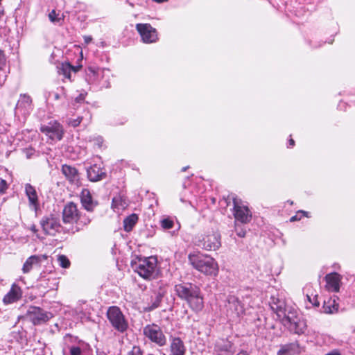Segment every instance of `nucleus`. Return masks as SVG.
I'll return each instance as SVG.
<instances>
[{
    "label": "nucleus",
    "mask_w": 355,
    "mask_h": 355,
    "mask_svg": "<svg viewBox=\"0 0 355 355\" xmlns=\"http://www.w3.org/2000/svg\"><path fill=\"white\" fill-rule=\"evenodd\" d=\"M298 348V345L296 343H291L284 345L278 352V355H291Z\"/></svg>",
    "instance_id": "29"
},
{
    "label": "nucleus",
    "mask_w": 355,
    "mask_h": 355,
    "mask_svg": "<svg viewBox=\"0 0 355 355\" xmlns=\"http://www.w3.org/2000/svg\"><path fill=\"white\" fill-rule=\"evenodd\" d=\"M92 38L91 36H85L84 40L86 44H89L92 41Z\"/></svg>",
    "instance_id": "44"
},
{
    "label": "nucleus",
    "mask_w": 355,
    "mask_h": 355,
    "mask_svg": "<svg viewBox=\"0 0 355 355\" xmlns=\"http://www.w3.org/2000/svg\"><path fill=\"white\" fill-rule=\"evenodd\" d=\"M25 193L28 198L30 207L36 211L39 207V201L35 187L31 184H26Z\"/></svg>",
    "instance_id": "21"
},
{
    "label": "nucleus",
    "mask_w": 355,
    "mask_h": 355,
    "mask_svg": "<svg viewBox=\"0 0 355 355\" xmlns=\"http://www.w3.org/2000/svg\"><path fill=\"white\" fill-rule=\"evenodd\" d=\"M88 70H89L91 73H94V69H92V68H89V69H88Z\"/></svg>",
    "instance_id": "51"
},
{
    "label": "nucleus",
    "mask_w": 355,
    "mask_h": 355,
    "mask_svg": "<svg viewBox=\"0 0 355 355\" xmlns=\"http://www.w3.org/2000/svg\"><path fill=\"white\" fill-rule=\"evenodd\" d=\"M82 351L79 347H72L70 349L71 355H80Z\"/></svg>",
    "instance_id": "39"
},
{
    "label": "nucleus",
    "mask_w": 355,
    "mask_h": 355,
    "mask_svg": "<svg viewBox=\"0 0 355 355\" xmlns=\"http://www.w3.org/2000/svg\"><path fill=\"white\" fill-rule=\"evenodd\" d=\"M179 297L187 302L189 307L195 312H199L204 307L203 296L200 288L190 283L178 284L175 287Z\"/></svg>",
    "instance_id": "1"
},
{
    "label": "nucleus",
    "mask_w": 355,
    "mask_h": 355,
    "mask_svg": "<svg viewBox=\"0 0 355 355\" xmlns=\"http://www.w3.org/2000/svg\"><path fill=\"white\" fill-rule=\"evenodd\" d=\"M138 216L132 214L123 220V228L127 232H130L138 221Z\"/></svg>",
    "instance_id": "25"
},
{
    "label": "nucleus",
    "mask_w": 355,
    "mask_h": 355,
    "mask_svg": "<svg viewBox=\"0 0 355 355\" xmlns=\"http://www.w3.org/2000/svg\"><path fill=\"white\" fill-rule=\"evenodd\" d=\"M40 225L46 234L52 236L60 232L62 228L60 219L53 215L43 217L40 221Z\"/></svg>",
    "instance_id": "12"
},
{
    "label": "nucleus",
    "mask_w": 355,
    "mask_h": 355,
    "mask_svg": "<svg viewBox=\"0 0 355 355\" xmlns=\"http://www.w3.org/2000/svg\"><path fill=\"white\" fill-rule=\"evenodd\" d=\"M157 260L153 257L139 259L136 263L135 271L139 276L146 279H150L154 277Z\"/></svg>",
    "instance_id": "6"
},
{
    "label": "nucleus",
    "mask_w": 355,
    "mask_h": 355,
    "mask_svg": "<svg viewBox=\"0 0 355 355\" xmlns=\"http://www.w3.org/2000/svg\"><path fill=\"white\" fill-rule=\"evenodd\" d=\"M3 15V10H0V17Z\"/></svg>",
    "instance_id": "52"
},
{
    "label": "nucleus",
    "mask_w": 355,
    "mask_h": 355,
    "mask_svg": "<svg viewBox=\"0 0 355 355\" xmlns=\"http://www.w3.org/2000/svg\"><path fill=\"white\" fill-rule=\"evenodd\" d=\"M294 144H295L294 140L293 139H290V140H289V145H290V146H293Z\"/></svg>",
    "instance_id": "46"
},
{
    "label": "nucleus",
    "mask_w": 355,
    "mask_h": 355,
    "mask_svg": "<svg viewBox=\"0 0 355 355\" xmlns=\"http://www.w3.org/2000/svg\"><path fill=\"white\" fill-rule=\"evenodd\" d=\"M342 276L337 272H331L325 276L326 288L332 292H338L341 283Z\"/></svg>",
    "instance_id": "16"
},
{
    "label": "nucleus",
    "mask_w": 355,
    "mask_h": 355,
    "mask_svg": "<svg viewBox=\"0 0 355 355\" xmlns=\"http://www.w3.org/2000/svg\"><path fill=\"white\" fill-rule=\"evenodd\" d=\"M128 206V203L121 196H116L112 199V207L117 211L123 210Z\"/></svg>",
    "instance_id": "27"
},
{
    "label": "nucleus",
    "mask_w": 355,
    "mask_h": 355,
    "mask_svg": "<svg viewBox=\"0 0 355 355\" xmlns=\"http://www.w3.org/2000/svg\"><path fill=\"white\" fill-rule=\"evenodd\" d=\"M300 212L303 213L304 214H306V212L304 211H301Z\"/></svg>",
    "instance_id": "54"
},
{
    "label": "nucleus",
    "mask_w": 355,
    "mask_h": 355,
    "mask_svg": "<svg viewBox=\"0 0 355 355\" xmlns=\"http://www.w3.org/2000/svg\"><path fill=\"white\" fill-rule=\"evenodd\" d=\"M6 59L3 51L0 49V69H3L6 66Z\"/></svg>",
    "instance_id": "37"
},
{
    "label": "nucleus",
    "mask_w": 355,
    "mask_h": 355,
    "mask_svg": "<svg viewBox=\"0 0 355 355\" xmlns=\"http://www.w3.org/2000/svg\"><path fill=\"white\" fill-rule=\"evenodd\" d=\"M7 183L4 180L0 179V193H3L7 189Z\"/></svg>",
    "instance_id": "40"
},
{
    "label": "nucleus",
    "mask_w": 355,
    "mask_h": 355,
    "mask_svg": "<svg viewBox=\"0 0 355 355\" xmlns=\"http://www.w3.org/2000/svg\"><path fill=\"white\" fill-rule=\"evenodd\" d=\"M32 230H33V232H36V228H35V227H32Z\"/></svg>",
    "instance_id": "53"
},
{
    "label": "nucleus",
    "mask_w": 355,
    "mask_h": 355,
    "mask_svg": "<svg viewBox=\"0 0 355 355\" xmlns=\"http://www.w3.org/2000/svg\"><path fill=\"white\" fill-rule=\"evenodd\" d=\"M299 220V219L297 218V216H292V217L291 218V219H290V220H291V222H293V221H295V220Z\"/></svg>",
    "instance_id": "45"
},
{
    "label": "nucleus",
    "mask_w": 355,
    "mask_h": 355,
    "mask_svg": "<svg viewBox=\"0 0 355 355\" xmlns=\"http://www.w3.org/2000/svg\"><path fill=\"white\" fill-rule=\"evenodd\" d=\"M87 177L92 182H97L104 179L106 177V173L103 170L96 164L89 167L87 171Z\"/></svg>",
    "instance_id": "22"
},
{
    "label": "nucleus",
    "mask_w": 355,
    "mask_h": 355,
    "mask_svg": "<svg viewBox=\"0 0 355 355\" xmlns=\"http://www.w3.org/2000/svg\"><path fill=\"white\" fill-rule=\"evenodd\" d=\"M85 96H86V93L85 94H80L77 97H76L75 101L76 103L83 102L85 101Z\"/></svg>",
    "instance_id": "43"
},
{
    "label": "nucleus",
    "mask_w": 355,
    "mask_h": 355,
    "mask_svg": "<svg viewBox=\"0 0 355 355\" xmlns=\"http://www.w3.org/2000/svg\"><path fill=\"white\" fill-rule=\"evenodd\" d=\"M91 218L86 215H81L79 214L78 222H76L78 225L87 226L91 223Z\"/></svg>",
    "instance_id": "31"
},
{
    "label": "nucleus",
    "mask_w": 355,
    "mask_h": 355,
    "mask_svg": "<svg viewBox=\"0 0 355 355\" xmlns=\"http://www.w3.org/2000/svg\"><path fill=\"white\" fill-rule=\"evenodd\" d=\"M58 15L56 14V12L53 10L49 14V18L51 21L55 23V22H59L60 21V18L58 17Z\"/></svg>",
    "instance_id": "35"
},
{
    "label": "nucleus",
    "mask_w": 355,
    "mask_h": 355,
    "mask_svg": "<svg viewBox=\"0 0 355 355\" xmlns=\"http://www.w3.org/2000/svg\"><path fill=\"white\" fill-rule=\"evenodd\" d=\"M59 265L64 268H67L70 266V261L65 255H59L58 257Z\"/></svg>",
    "instance_id": "32"
},
{
    "label": "nucleus",
    "mask_w": 355,
    "mask_h": 355,
    "mask_svg": "<svg viewBox=\"0 0 355 355\" xmlns=\"http://www.w3.org/2000/svg\"><path fill=\"white\" fill-rule=\"evenodd\" d=\"M24 153L26 157L28 159L31 158L35 153V150L32 148H26L24 150Z\"/></svg>",
    "instance_id": "41"
},
{
    "label": "nucleus",
    "mask_w": 355,
    "mask_h": 355,
    "mask_svg": "<svg viewBox=\"0 0 355 355\" xmlns=\"http://www.w3.org/2000/svg\"><path fill=\"white\" fill-rule=\"evenodd\" d=\"M62 172L70 182H75L78 180V172L75 167L64 164L62 166Z\"/></svg>",
    "instance_id": "23"
},
{
    "label": "nucleus",
    "mask_w": 355,
    "mask_h": 355,
    "mask_svg": "<svg viewBox=\"0 0 355 355\" xmlns=\"http://www.w3.org/2000/svg\"><path fill=\"white\" fill-rule=\"evenodd\" d=\"M22 295V291L19 286L13 284L10 291L3 297V302L5 304H12L18 301Z\"/></svg>",
    "instance_id": "19"
},
{
    "label": "nucleus",
    "mask_w": 355,
    "mask_h": 355,
    "mask_svg": "<svg viewBox=\"0 0 355 355\" xmlns=\"http://www.w3.org/2000/svg\"><path fill=\"white\" fill-rule=\"evenodd\" d=\"M46 255H32L24 262L22 267V272L24 274L28 273L35 266H40L42 261L46 259Z\"/></svg>",
    "instance_id": "17"
},
{
    "label": "nucleus",
    "mask_w": 355,
    "mask_h": 355,
    "mask_svg": "<svg viewBox=\"0 0 355 355\" xmlns=\"http://www.w3.org/2000/svg\"><path fill=\"white\" fill-rule=\"evenodd\" d=\"M187 352L184 342L179 337L172 338L170 344V355H185Z\"/></svg>",
    "instance_id": "20"
},
{
    "label": "nucleus",
    "mask_w": 355,
    "mask_h": 355,
    "mask_svg": "<svg viewBox=\"0 0 355 355\" xmlns=\"http://www.w3.org/2000/svg\"><path fill=\"white\" fill-rule=\"evenodd\" d=\"M307 298L309 300V301L315 306H318L320 305V303L318 300V298H317V296H314L313 297V300L311 298V297L309 295H307Z\"/></svg>",
    "instance_id": "42"
},
{
    "label": "nucleus",
    "mask_w": 355,
    "mask_h": 355,
    "mask_svg": "<svg viewBox=\"0 0 355 355\" xmlns=\"http://www.w3.org/2000/svg\"><path fill=\"white\" fill-rule=\"evenodd\" d=\"M60 96L59 94H58V93L54 94V98L55 100H58V99H60Z\"/></svg>",
    "instance_id": "47"
},
{
    "label": "nucleus",
    "mask_w": 355,
    "mask_h": 355,
    "mask_svg": "<svg viewBox=\"0 0 355 355\" xmlns=\"http://www.w3.org/2000/svg\"><path fill=\"white\" fill-rule=\"evenodd\" d=\"M327 355H340V354L338 352H333L327 354Z\"/></svg>",
    "instance_id": "48"
},
{
    "label": "nucleus",
    "mask_w": 355,
    "mask_h": 355,
    "mask_svg": "<svg viewBox=\"0 0 355 355\" xmlns=\"http://www.w3.org/2000/svg\"><path fill=\"white\" fill-rule=\"evenodd\" d=\"M107 318L112 326L118 331L124 332L128 324L124 315L117 306H110L107 311Z\"/></svg>",
    "instance_id": "4"
},
{
    "label": "nucleus",
    "mask_w": 355,
    "mask_h": 355,
    "mask_svg": "<svg viewBox=\"0 0 355 355\" xmlns=\"http://www.w3.org/2000/svg\"><path fill=\"white\" fill-rule=\"evenodd\" d=\"M143 332L146 338L157 345L162 347L166 344V338L157 325L148 324L144 328Z\"/></svg>",
    "instance_id": "7"
},
{
    "label": "nucleus",
    "mask_w": 355,
    "mask_h": 355,
    "mask_svg": "<svg viewBox=\"0 0 355 355\" xmlns=\"http://www.w3.org/2000/svg\"><path fill=\"white\" fill-rule=\"evenodd\" d=\"M236 355H249L246 352H240Z\"/></svg>",
    "instance_id": "49"
},
{
    "label": "nucleus",
    "mask_w": 355,
    "mask_h": 355,
    "mask_svg": "<svg viewBox=\"0 0 355 355\" xmlns=\"http://www.w3.org/2000/svg\"><path fill=\"white\" fill-rule=\"evenodd\" d=\"M283 323L297 334H304L306 329L305 321L297 316L295 310L288 311L287 318Z\"/></svg>",
    "instance_id": "9"
},
{
    "label": "nucleus",
    "mask_w": 355,
    "mask_h": 355,
    "mask_svg": "<svg viewBox=\"0 0 355 355\" xmlns=\"http://www.w3.org/2000/svg\"><path fill=\"white\" fill-rule=\"evenodd\" d=\"M83 120L82 116H78L76 119H69L67 120V123L72 127H77L80 125L81 121Z\"/></svg>",
    "instance_id": "34"
},
{
    "label": "nucleus",
    "mask_w": 355,
    "mask_h": 355,
    "mask_svg": "<svg viewBox=\"0 0 355 355\" xmlns=\"http://www.w3.org/2000/svg\"><path fill=\"white\" fill-rule=\"evenodd\" d=\"M32 100L31 97L26 94H21L17 104V110H23L24 112L28 111L31 108Z\"/></svg>",
    "instance_id": "24"
},
{
    "label": "nucleus",
    "mask_w": 355,
    "mask_h": 355,
    "mask_svg": "<svg viewBox=\"0 0 355 355\" xmlns=\"http://www.w3.org/2000/svg\"><path fill=\"white\" fill-rule=\"evenodd\" d=\"M26 315L35 325L46 322L53 317L51 313L46 312L37 306H30Z\"/></svg>",
    "instance_id": "10"
},
{
    "label": "nucleus",
    "mask_w": 355,
    "mask_h": 355,
    "mask_svg": "<svg viewBox=\"0 0 355 355\" xmlns=\"http://www.w3.org/2000/svg\"><path fill=\"white\" fill-rule=\"evenodd\" d=\"M162 295L159 293H155V300L153 302V304L149 306L148 307L146 308V311H150L156 308H157L161 302Z\"/></svg>",
    "instance_id": "30"
},
{
    "label": "nucleus",
    "mask_w": 355,
    "mask_h": 355,
    "mask_svg": "<svg viewBox=\"0 0 355 355\" xmlns=\"http://www.w3.org/2000/svg\"><path fill=\"white\" fill-rule=\"evenodd\" d=\"M39 286L40 287H43L46 289H48V290H52V289H54L53 287L51 286L50 285H49V284L47 282H46V279H40L39 280Z\"/></svg>",
    "instance_id": "36"
},
{
    "label": "nucleus",
    "mask_w": 355,
    "mask_h": 355,
    "mask_svg": "<svg viewBox=\"0 0 355 355\" xmlns=\"http://www.w3.org/2000/svg\"><path fill=\"white\" fill-rule=\"evenodd\" d=\"M226 315L230 320H237L245 313L243 304L235 296H230L225 304Z\"/></svg>",
    "instance_id": "8"
},
{
    "label": "nucleus",
    "mask_w": 355,
    "mask_h": 355,
    "mask_svg": "<svg viewBox=\"0 0 355 355\" xmlns=\"http://www.w3.org/2000/svg\"><path fill=\"white\" fill-rule=\"evenodd\" d=\"M189 261L193 268L207 275H216L218 273V264L209 256L200 253L190 254Z\"/></svg>",
    "instance_id": "2"
},
{
    "label": "nucleus",
    "mask_w": 355,
    "mask_h": 355,
    "mask_svg": "<svg viewBox=\"0 0 355 355\" xmlns=\"http://www.w3.org/2000/svg\"><path fill=\"white\" fill-rule=\"evenodd\" d=\"M40 131L51 139L61 140L63 137L64 130L58 121H51L47 125H42Z\"/></svg>",
    "instance_id": "14"
},
{
    "label": "nucleus",
    "mask_w": 355,
    "mask_h": 355,
    "mask_svg": "<svg viewBox=\"0 0 355 355\" xmlns=\"http://www.w3.org/2000/svg\"><path fill=\"white\" fill-rule=\"evenodd\" d=\"M196 245L206 250H216L220 245V234L217 231L207 232L198 236Z\"/></svg>",
    "instance_id": "3"
},
{
    "label": "nucleus",
    "mask_w": 355,
    "mask_h": 355,
    "mask_svg": "<svg viewBox=\"0 0 355 355\" xmlns=\"http://www.w3.org/2000/svg\"><path fill=\"white\" fill-rule=\"evenodd\" d=\"M227 200H232L234 205V216L236 220L241 223H248L251 220L252 214L247 206L243 205L241 200L233 194L227 196Z\"/></svg>",
    "instance_id": "5"
},
{
    "label": "nucleus",
    "mask_w": 355,
    "mask_h": 355,
    "mask_svg": "<svg viewBox=\"0 0 355 355\" xmlns=\"http://www.w3.org/2000/svg\"><path fill=\"white\" fill-rule=\"evenodd\" d=\"M161 227L164 230H169L173 227V220L169 218H164L160 221Z\"/></svg>",
    "instance_id": "33"
},
{
    "label": "nucleus",
    "mask_w": 355,
    "mask_h": 355,
    "mask_svg": "<svg viewBox=\"0 0 355 355\" xmlns=\"http://www.w3.org/2000/svg\"><path fill=\"white\" fill-rule=\"evenodd\" d=\"M270 306L282 322L287 318L288 311L290 310H295L292 308H288L284 300L275 296L271 297Z\"/></svg>",
    "instance_id": "11"
},
{
    "label": "nucleus",
    "mask_w": 355,
    "mask_h": 355,
    "mask_svg": "<svg viewBox=\"0 0 355 355\" xmlns=\"http://www.w3.org/2000/svg\"><path fill=\"white\" fill-rule=\"evenodd\" d=\"M189 168V166H185L182 168V171H186V170Z\"/></svg>",
    "instance_id": "50"
},
{
    "label": "nucleus",
    "mask_w": 355,
    "mask_h": 355,
    "mask_svg": "<svg viewBox=\"0 0 355 355\" xmlns=\"http://www.w3.org/2000/svg\"><path fill=\"white\" fill-rule=\"evenodd\" d=\"M80 197L83 207L88 211H92L98 205L97 202L93 200L92 194L87 189L82 190Z\"/></svg>",
    "instance_id": "18"
},
{
    "label": "nucleus",
    "mask_w": 355,
    "mask_h": 355,
    "mask_svg": "<svg viewBox=\"0 0 355 355\" xmlns=\"http://www.w3.org/2000/svg\"><path fill=\"white\" fill-rule=\"evenodd\" d=\"M338 304L336 302L335 300L330 299L328 302H324L323 309L324 311L327 313H334L338 310Z\"/></svg>",
    "instance_id": "28"
},
{
    "label": "nucleus",
    "mask_w": 355,
    "mask_h": 355,
    "mask_svg": "<svg viewBox=\"0 0 355 355\" xmlns=\"http://www.w3.org/2000/svg\"><path fill=\"white\" fill-rule=\"evenodd\" d=\"M79 214L77 205L72 202H68L62 210V220L69 224L78 222Z\"/></svg>",
    "instance_id": "15"
},
{
    "label": "nucleus",
    "mask_w": 355,
    "mask_h": 355,
    "mask_svg": "<svg viewBox=\"0 0 355 355\" xmlns=\"http://www.w3.org/2000/svg\"><path fill=\"white\" fill-rule=\"evenodd\" d=\"M235 230H236V234L239 237H241V238L245 237V236L246 234V231L243 228L236 225Z\"/></svg>",
    "instance_id": "38"
},
{
    "label": "nucleus",
    "mask_w": 355,
    "mask_h": 355,
    "mask_svg": "<svg viewBox=\"0 0 355 355\" xmlns=\"http://www.w3.org/2000/svg\"><path fill=\"white\" fill-rule=\"evenodd\" d=\"M76 70L74 67L71 65L68 62L62 63L60 66L58 67V72L60 74H62L65 78L70 79L71 78V71Z\"/></svg>",
    "instance_id": "26"
},
{
    "label": "nucleus",
    "mask_w": 355,
    "mask_h": 355,
    "mask_svg": "<svg viewBox=\"0 0 355 355\" xmlns=\"http://www.w3.org/2000/svg\"><path fill=\"white\" fill-rule=\"evenodd\" d=\"M136 29L144 43H153L157 40V31L149 24H137Z\"/></svg>",
    "instance_id": "13"
}]
</instances>
